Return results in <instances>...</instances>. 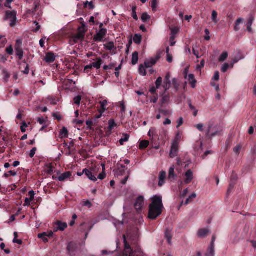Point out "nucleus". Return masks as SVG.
<instances>
[{"instance_id":"43","label":"nucleus","mask_w":256,"mask_h":256,"mask_svg":"<svg viewBox=\"0 0 256 256\" xmlns=\"http://www.w3.org/2000/svg\"><path fill=\"white\" fill-rule=\"evenodd\" d=\"M136 6H132V16L134 19L137 20H138V17L136 14Z\"/></svg>"},{"instance_id":"53","label":"nucleus","mask_w":256,"mask_h":256,"mask_svg":"<svg viewBox=\"0 0 256 256\" xmlns=\"http://www.w3.org/2000/svg\"><path fill=\"white\" fill-rule=\"evenodd\" d=\"M176 122H177L176 128H178L180 126H182L183 124V123H184L183 118L182 117L180 118L177 120Z\"/></svg>"},{"instance_id":"4","label":"nucleus","mask_w":256,"mask_h":256,"mask_svg":"<svg viewBox=\"0 0 256 256\" xmlns=\"http://www.w3.org/2000/svg\"><path fill=\"white\" fill-rule=\"evenodd\" d=\"M85 33V25L82 24L81 27L78 28V33L73 36L72 38L74 41L75 42H78L82 41L84 38Z\"/></svg>"},{"instance_id":"62","label":"nucleus","mask_w":256,"mask_h":256,"mask_svg":"<svg viewBox=\"0 0 256 256\" xmlns=\"http://www.w3.org/2000/svg\"><path fill=\"white\" fill-rule=\"evenodd\" d=\"M160 112L165 116H168L170 114V112L166 110H160Z\"/></svg>"},{"instance_id":"31","label":"nucleus","mask_w":256,"mask_h":256,"mask_svg":"<svg viewBox=\"0 0 256 256\" xmlns=\"http://www.w3.org/2000/svg\"><path fill=\"white\" fill-rule=\"evenodd\" d=\"M148 136L151 138V140L153 141L154 138H158V135H156V131L154 128L150 129L148 132Z\"/></svg>"},{"instance_id":"26","label":"nucleus","mask_w":256,"mask_h":256,"mask_svg":"<svg viewBox=\"0 0 256 256\" xmlns=\"http://www.w3.org/2000/svg\"><path fill=\"white\" fill-rule=\"evenodd\" d=\"M102 62L101 58H98L96 59V62H92L91 64L92 67L95 68L96 69H99L101 67Z\"/></svg>"},{"instance_id":"7","label":"nucleus","mask_w":256,"mask_h":256,"mask_svg":"<svg viewBox=\"0 0 256 256\" xmlns=\"http://www.w3.org/2000/svg\"><path fill=\"white\" fill-rule=\"evenodd\" d=\"M107 34V30L106 28H101L94 36V40L96 42H100L102 40L104 36Z\"/></svg>"},{"instance_id":"42","label":"nucleus","mask_w":256,"mask_h":256,"mask_svg":"<svg viewBox=\"0 0 256 256\" xmlns=\"http://www.w3.org/2000/svg\"><path fill=\"white\" fill-rule=\"evenodd\" d=\"M17 175V172L14 170H10L8 173L4 174V176L6 178H8L10 176H15Z\"/></svg>"},{"instance_id":"44","label":"nucleus","mask_w":256,"mask_h":256,"mask_svg":"<svg viewBox=\"0 0 256 256\" xmlns=\"http://www.w3.org/2000/svg\"><path fill=\"white\" fill-rule=\"evenodd\" d=\"M165 236L167 238V240H168V243L170 244L171 242L172 237V236L170 233V232L168 230H166V233H165Z\"/></svg>"},{"instance_id":"24","label":"nucleus","mask_w":256,"mask_h":256,"mask_svg":"<svg viewBox=\"0 0 256 256\" xmlns=\"http://www.w3.org/2000/svg\"><path fill=\"white\" fill-rule=\"evenodd\" d=\"M40 6L39 3H34V7L32 8L31 10H28L27 11V14L30 15H32L34 16L36 15V9Z\"/></svg>"},{"instance_id":"5","label":"nucleus","mask_w":256,"mask_h":256,"mask_svg":"<svg viewBox=\"0 0 256 256\" xmlns=\"http://www.w3.org/2000/svg\"><path fill=\"white\" fill-rule=\"evenodd\" d=\"M22 40H16L15 44L16 54L18 57L19 60H22L24 56V50L22 48Z\"/></svg>"},{"instance_id":"64","label":"nucleus","mask_w":256,"mask_h":256,"mask_svg":"<svg viewBox=\"0 0 256 256\" xmlns=\"http://www.w3.org/2000/svg\"><path fill=\"white\" fill-rule=\"evenodd\" d=\"M28 127V125L26 122H22L20 126V130L22 132H26V128Z\"/></svg>"},{"instance_id":"29","label":"nucleus","mask_w":256,"mask_h":256,"mask_svg":"<svg viewBox=\"0 0 256 256\" xmlns=\"http://www.w3.org/2000/svg\"><path fill=\"white\" fill-rule=\"evenodd\" d=\"M138 60V53L137 52H134L132 54V65H136Z\"/></svg>"},{"instance_id":"33","label":"nucleus","mask_w":256,"mask_h":256,"mask_svg":"<svg viewBox=\"0 0 256 256\" xmlns=\"http://www.w3.org/2000/svg\"><path fill=\"white\" fill-rule=\"evenodd\" d=\"M142 36L140 34H135L134 37V42L135 44H139L141 43Z\"/></svg>"},{"instance_id":"16","label":"nucleus","mask_w":256,"mask_h":256,"mask_svg":"<svg viewBox=\"0 0 256 256\" xmlns=\"http://www.w3.org/2000/svg\"><path fill=\"white\" fill-rule=\"evenodd\" d=\"M82 173L85 174L90 180L92 181L96 182L97 180V178L96 176L93 174L92 172L88 169H84Z\"/></svg>"},{"instance_id":"17","label":"nucleus","mask_w":256,"mask_h":256,"mask_svg":"<svg viewBox=\"0 0 256 256\" xmlns=\"http://www.w3.org/2000/svg\"><path fill=\"white\" fill-rule=\"evenodd\" d=\"M188 80L190 86L192 88H194L196 86V80L193 74H190L188 76Z\"/></svg>"},{"instance_id":"21","label":"nucleus","mask_w":256,"mask_h":256,"mask_svg":"<svg viewBox=\"0 0 256 256\" xmlns=\"http://www.w3.org/2000/svg\"><path fill=\"white\" fill-rule=\"evenodd\" d=\"M68 132L67 128L65 127H63L60 132L59 138L62 140L64 138H68Z\"/></svg>"},{"instance_id":"1","label":"nucleus","mask_w":256,"mask_h":256,"mask_svg":"<svg viewBox=\"0 0 256 256\" xmlns=\"http://www.w3.org/2000/svg\"><path fill=\"white\" fill-rule=\"evenodd\" d=\"M164 208L162 197L154 196L152 198V203L149 205L148 218L152 220H156L162 214Z\"/></svg>"},{"instance_id":"30","label":"nucleus","mask_w":256,"mask_h":256,"mask_svg":"<svg viewBox=\"0 0 256 256\" xmlns=\"http://www.w3.org/2000/svg\"><path fill=\"white\" fill-rule=\"evenodd\" d=\"M149 144H150V142L148 140H142L140 142V145H139L140 149L144 150V149L148 147V146H149Z\"/></svg>"},{"instance_id":"46","label":"nucleus","mask_w":256,"mask_h":256,"mask_svg":"<svg viewBox=\"0 0 256 256\" xmlns=\"http://www.w3.org/2000/svg\"><path fill=\"white\" fill-rule=\"evenodd\" d=\"M235 184H236L235 182H230V184H229L228 189L227 195H228V194H230V192H232V190L234 189V187Z\"/></svg>"},{"instance_id":"15","label":"nucleus","mask_w":256,"mask_h":256,"mask_svg":"<svg viewBox=\"0 0 256 256\" xmlns=\"http://www.w3.org/2000/svg\"><path fill=\"white\" fill-rule=\"evenodd\" d=\"M176 175L174 173V167L172 166L168 170V179L170 182H174L176 180Z\"/></svg>"},{"instance_id":"9","label":"nucleus","mask_w":256,"mask_h":256,"mask_svg":"<svg viewBox=\"0 0 256 256\" xmlns=\"http://www.w3.org/2000/svg\"><path fill=\"white\" fill-rule=\"evenodd\" d=\"M144 205V198L142 196H138L134 204V208L137 210H142V207Z\"/></svg>"},{"instance_id":"61","label":"nucleus","mask_w":256,"mask_h":256,"mask_svg":"<svg viewBox=\"0 0 256 256\" xmlns=\"http://www.w3.org/2000/svg\"><path fill=\"white\" fill-rule=\"evenodd\" d=\"M170 74L169 72L167 73L166 76V77L164 79V82L171 83V82L170 80Z\"/></svg>"},{"instance_id":"6","label":"nucleus","mask_w":256,"mask_h":256,"mask_svg":"<svg viewBox=\"0 0 256 256\" xmlns=\"http://www.w3.org/2000/svg\"><path fill=\"white\" fill-rule=\"evenodd\" d=\"M67 250L70 256H75L78 251V244L74 242H71L68 246Z\"/></svg>"},{"instance_id":"13","label":"nucleus","mask_w":256,"mask_h":256,"mask_svg":"<svg viewBox=\"0 0 256 256\" xmlns=\"http://www.w3.org/2000/svg\"><path fill=\"white\" fill-rule=\"evenodd\" d=\"M44 60L47 63H52L56 60V56L52 52H48L46 54Z\"/></svg>"},{"instance_id":"25","label":"nucleus","mask_w":256,"mask_h":256,"mask_svg":"<svg viewBox=\"0 0 256 256\" xmlns=\"http://www.w3.org/2000/svg\"><path fill=\"white\" fill-rule=\"evenodd\" d=\"M209 230L206 228H202L198 230V236L200 238H204L208 236Z\"/></svg>"},{"instance_id":"40","label":"nucleus","mask_w":256,"mask_h":256,"mask_svg":"<svg viewBox=\"0 0 256 256\" xmlns=\"http://www.w3.org/2000/svg\"><path fill=\"white\" fill-rule=\"evenodd\" d=\"M126 173L125 170L122 168H117L115 172V176H119L124 175Z\"/></svg>"},{"instance_id":"32","label":"nucleus","mask_w":256,"mask_h":256,"mask_svg":"<svg viewBox=\"0 0 256 256\" xmlns=\"http://www.w3.org/2000/svg\"><path fill=\"white\" fill-rule=\"evenodd\" d=\"M2 74L4 76V80L6 83H7L8 82L10 78V74L6 69L3 70Z\"/></svg>"},{"instance_id":"14","label":"nucleus","mask_w":256,"mask_h":256,"mask_svg":"<svg viewBox=\"0 0 256 256\" xmlns=\"http://www.w3.org/2000/svg\"><path fill=\"white\" fill-rule=\"evenodd\" d=\"M160 57L157 56L156 58L152 59L150 60H146L144 62V66L146 68H150L154 65L156 62L158 60Z\"/></svg>"},{"instance_id":"54","label":"nucleus","mask_w":256,"mask_h":256,"mask_svg":"<svg viewBox=\"0 0 256 256\" xmlns=\"http://www.w3.org/2000/svg\"><path fill=\"white\" fill-rule=\"evenodd\" d=\"M166 178V172L164 171H162L160 172L159 174V180H164Z\"/></svg>"},{"instance_id":"56","label":"nucleus","mask_w":256,"mask_h":256,"mask_svg":"<svg viewBox=\"0 0 256 256\" xmlns=\"http://www.w3.org/2000/svg\"><path fill=\"white\" fill-rule=\"evenodd\" d=\"M157 0H152V10L155 12L156 10V8H157Z\"/></svg>"},{"instance_id":"49","label":"nucleus","mask_w":256,"mask_h":256,"mask_svg":"<svg viewBox=\"0 0 256 256\" xmlns=\"http://www.w3.org/2000/svg\"><path fill=\"white\" fill-rule=\"evenodd\" d=\"M102 166L103 167V172L101 174H100L98 176V178L100 179V180H104L105 178H106V174L104 172V165L103 164H102Z\"/></svg>"},{"instance_id":"38","label":"nucleus","mask_w":256,"mask_h":256,"mask_svg":"<svg viewBox=\"0 0 256 256\" xmlns=\"http://www.w3.org/2000/svg\"><path fill=\"white\" fill-rule=\"evenodd\" d=\"M228 57V53L227 52H223L220 56L218 60L220 62H223L226 60Z\"/></svg>"},{"instance_id":"63","label":"nucleus","mask_w":256,"mask_h":256,"mask_svg":"<svg viewBox=\"0 0 256 256\" xmlns=\"http://www.w3.org/2000/svg\"><path fill=\"white\" fill-rule=\"evenodd\" d=\"M36 150L37 149L36 148V147H34L32 149L29 154V156L30 158H32L34 156V154H36Z\"/></svg>"},{"instance_id":"58","label":"nucleus","mask_w":256,"mask_h":256,"mask_svg":"<svg viewBox=\"0 0 256 256\" xmlns=\"http://www.w3.org/2000/svg\"><path fill=\"white\" fill-rule=\"evenodd\" d=\"M158 100V94H156L154 95H152L150 98V102L153 103H156Z\"/></svg>"},{"instance_id":"50","label":"nucleus","mask_w":256,"mask_h":256,"mask_svg":"<svg viewBox=\"0 0 256 256\" xmlns=\"http://www.w3.org/2000/svg\"><path fill=\"white\" fill-rule=\"evenodd\" d=\"M170 86L171 83L164 82V84H162V87L164 90V93H166V92L170 88Z\"/></svg>"},{"instance_id":"37","label":"nucleus","mask_w":256,"mask_h":256,"mask_svg":"<svg viewBox=\"0 0 256 256\" xmlns=\"http://www.w3.org/2000/svg\"><path fill=\"white\" fill-rule=\"evenodd\" d=\"M145 68H146L145 67V66H144L143 64H140V66H139L138 71H139V73L140 75L143 76H146V72Z\"/></svg>"},{"instance_id":"35","label":"nucleus","mask_w":256,"mask_h":256,"mask_svg":"<svg viewBox=\"0 0 256 256\" xmlns=\"http://www.w3.org/2000/svg\"><path fill=\"white\" fill-rule=\"evenodd\" d=\"M196 197V195L195 193L192 194L188 198H187L184 204L188 205L190 203L194 198Z\"/></svg>"},{"instance_id":"8","label":"nucleus","mask_w":256,"mask_h":256,"mask_svg":"<svg viewBox=\"0 0 256 256\" xmlns=\"http://www.w3.org/2000/svg\"><path fill=\"white\" fill-rule=\"evenodd\" d=\"M178 152V142L174 141L172 146L171 150L170 153V156L172 158L176 157Z\"/></svg>"},{"instance_id":"39","label":"nucleus","mask_w":256,"mask_h":256,"mask_svg":"<svg viewBox=\"0 0 256 256\" xmlns=\"http://www.w3.org/2000/svg\"><path fill=\"white\" fill-rule=\"evenodd\" d=\"M254 21L253 18H250L247 22V30L250 32H252V26Z\"/></svg>"},{"instance_id":"18","label":"nucleus","mask_w":256,"mask_h":256,"mask_svg":"<svg viewBox=\"0 0 256 256\" xmlns=\"http://www.w3.org/2000/svg\"><path fill=\"white\" fill-rule=\"evenodd\" d=\"M104 48L106 50H110V51L112 50H114L116 49L114 47V44L113 42H108V43L104 44ZM112 54H115V52H114V51H112Z\"/></svg>"},{"instance_id":"41","label":"nucleus","mask_w":256,"mask_h":256,"mask_svg":"<svg viewBox=\"0 0 256 256\" xmlns=\"http://www.w3.org/2000/svg\"><path fill=\"white\" fill-rule=\"evenodd\" d=\"M150 18V16L146 12L143 13L141 16V19L144 22H146Z\"/></svg>"},{"instance_id":"10","label":"nucleus","mask_w":256,"mask_h":256,"mask_svg":"<svg viewBox=\"0 0 256 256\" xmlns=\"http://www.w3.org/2000/svg\"><path fill=\"white\" fill-rule=\"evenodd\" d=\"M53 232L50 231L48 232H44L38 234V238L42 239L44 242H48V238H50L53 236Z\"/></svg>"},{"instance_id":"27","label":"nucleus","mask_w":256,"mask_h":256,"mask_svg":"<svg viewBox=\"0 0 256 256\" xmlns=\"http://www.w3.org/2000/svg\"><path fill=\"white\" fill-rule=\"evenodd\" d=\"M206 256H214V246L210 245L208 248Z\"/></svg>"},{"instance_id":"57","label":"nucleus","mask_w":256,"mask_h":256,"mask_svg":"<svg viewBox=\"0 0 256 256\" xmlns=\"http://www.w3.org/2000/svg\"><path fill=\"white\" fill-rule=\"evenodd\" d=\"M170 97L168 94L164 95L162 98V103H166L169 101Z\"/></svg>"},{"instance_id":"36","label":"nucleus","mask_w":256,"mask_h":256,"mask_svg":"<svg viewBox=\"0 0 256 256\" xmlns=\"http://www.w3.org/2000/svg\"><path fill=\"white\" fill-rule=\"evenodd\" d=\"M129 138V134H124V138H122L119 141L120 145L123 146L124 144V142H128Z\"/></svg>"},{"instance_id":"52","label":"nucleus","mask_w":256,"mask_h":256,"mask_svg":"<svg viewBox=\"0 0 256 256\" xmlns=\"http://www.w3.org/2000/svg\"><path fill=\"white\" fill-rule=\"evenodd\" d=\"M238 178L237 174H236L234 172H233L231 176H230V180L231 182H235L236 181Z\"/></svg>"},{"instance_id":"45","label":"nucleus","mask_w":256,"mask_h":256,"mask_svg":"<svg viewBox=\"0 0 256 256\" xmlns=\"http://www.w3.org/2000/svg\"><path fill=\"white\" fill-rule=\"evenodd\" d=\"M6 52L8 55H12L14 54V48L12 46V45H10V46H8L6 48Z\"/></svg>"},{"instance_id":"51","label":"nucleus","mask_w":256,"mask_h":256,"mask_svg":"<svg viewBox=\"0 0 256 256\" xmlns=\"http://www.w3.org/2000/svg\"><path fill=\"white\" fill-rule=\"evenodd\" d=\"M81 100H82V97L80 96H76L74 98V103L75 104H78V105H79L80 104Z\"/></svg>"},{"instance_id":"48","label":"nucleus","mask_w":256,"mask_h":256,"mask_svg":"<svg viewBox=\"0 0 256 256\" xmlns=\"http://www.w3.org/2000/svg\"><path fill=\"white\" fill-rule=\"evenodd\" d=\"M217 16H218V13L216 11L213 10L212 12V20L214 23H217L218 22V20H217Z\"/></svg>"},{"instance_id":"12","label":"nucleus","mask_w":256,"mask_h":256,"mask_svg":"<svg viewBox=\"0 0 256 256\" xmlns=\"http://www.w3.org/2000/svg\"><path fill=\"white\" fill-rule=\"evenodd\" d=\"M184 176L185 178L184 181V184H189L190 183L192 180L194 179V174L192 171L191 170H188L185 174Z\"/></svg>"},{"instance_id":"3","label":"nucleus","mask_w":256,"mask_h":256,"mask_svg":"<svg viewBox=\"0 0 256 256\" xmlns=\"http://www.w3.org/2000/svg\"><path fill=\"white\" fill-rule=\"evenodd\" d=\"M17 12L16 10H6L4 17V20H10V27L15 26L16 22Z\"/></svg>"},{"instance_id":"2","label":"nucleus","mask_w":256,"mask_h":256,"mask_svg":"<svg viewBox=\"0 0 256 256\" xmlns=\"http://www.w3.org/2000/svg\"><path fill=\"white\" fill-rule=\"evenodd\" d=\"M222 130L220 126L215 124L213 121H210L208 124V128L206 132V136L210 139L220 134Z\"/></svg>"},{"instance_id":"28","label":"nucleus","mask_w":256,"mask_h":256,"mask_svg":"<svg viewBox=\"0 0 256 256\" xmlns=\"http://www.w3.org/2000/svg\"><path fill=\"white\" fill-rule=\"evenodd\" d=\"M100 112L103 114L106 110V106L108 105V102L106 100H104L102 101H100Z\"/></svg>"},{"instance_id":"23","label":"nucleus","mask_w":256,"mask_h":256,"mask_svg":"<svg viewBox=\"0 0 256 256\" xmlns=\"http://www.w3.org/2000/svg\"><path fill=\"white\" fill-rule=\"evenodd\" d=\"M76 149L69 147V148H65L64 151L62 150V152L66 156H71L75 153Z\"/></svg>"},{"instance_id":"55","label":"nucleus","mask_w":256,"mask_h":256,"mask_svg":"<svg viewBox=\"0 0 256 256\" xmlns=\"http://www.w3.org/2000/svg\"><path fill=\"white\" fill-rule=\"evenodd\" d=\"M34 24H36V28L32 30V31L34 32H37L40 29V26L39 24V23L36 21L35 20L34 22Z\"/></svg>"},{"instance_id":"19","label":"nucleus","mask_w":256,"mask_h":256,"mask_svg":"<svg viewBox=\"0 0 256 256\" xmlns=\"http://www.w3.org/2000/svg\"><path fill=\"white\" fill-rule=\"evenodd\" d=\"M116 126V124L114 122V120L111 119L108 121V128L107 134H110L112 132V130L114 127Z\"/></svg>"},{"instance_id":"59","label":"nucleus","mask_w":256,"mask_h":256,"mask_svg":"<svg viewBox=\"0 0 256 256\" xmlns=\"http://www.w3.org/2000/svg\"><path fill=\"white\" fill-rule=\"evenodd\" d=\"M229 68V64L227 63H225L222 67L221 70L223 72H226Z\"/></svg>"},{"instance_id":"60","label":"nucleus","mask_w":256,"mask_h":256,"mask_svg":"<svg viewBox=\"0 0 256 256\" xmlns=\"http://www.w3.org/2000/svg\"><path fill=\"white\" fill-rule=\"evenodd\" d=\"M115 64H110L109 65H105L104 66V70H111L114 68Z\"/></svg>"},{"instance_id":"22","label":"nucleus","mask_w":256,"mask_h":256,"mask_svg":"<svg viewBox=\"0 0 256 256\" xmlns=\"http://www.w3.org/2000/svg\"><path fill=\"white\" fill-rule=\"evenodd\" d=\"M72 176V174L70 172L63 173L58 177V180L60 182H63L66 179L69 178Z\"/></svg>"},{"instance_id":"34","label":"nucleus","mask_w":256,"mask_h":256,"mask_svg":"<svg viewBox=\"0 0 256 256\" xmlns=\"http://www.w3.org/2000/svg\"><path fill=\"white\" fill-rule=\"evenodd\" d=\"M242 18H238L237 19L235 22V26H234V30L236 32H238L240 30V28L239 27V25L242 22Z\"/></svg>"},{"instance_id":"11","label":"nucleus","mask_w":256,"mask_h":256,"mask_svg":"<svg viewBox=\"0 0 256 256\" xmlns=\"http://www.w3.org/2000/svg\"><path fill=\"white\" fill-rule=\"evenodd\" d=\"M67 227L68 224L66 222L58 220L56 223L54 230V232H56L58 230L64 231Z\"/></svg>"},{"instance_id":"47","label":"nucleus","mask_w":256,"mask_h":256,"mask_svg":"<svg viewBox=\"0 0 256 256\" xmlns=\"http://www.w3.org/2000/svg\"><path fill=\"white\" fill-rule=\"evenodd\" d=\"M162 77H158L156 82V86L157 88H159L162 86Z\"/></svg>"},{"instance_id":"20","label":"nucleus","mask_w":256,"mask_h":256,"mask_svg":"<svg viewBox=\"0 0 256 256\" xmlns=\"http://www.w3.org/2000/svg\"><path fill=\"white\" fill-rule=\"evenodd\" d=\"M82 5L81 4H78V8H82ZM83 7L84 8H86L88 7L89 10H92L94 8V6L93 4V2H88V1H86L84 3Z\"/></svg>"}]
</instances>
